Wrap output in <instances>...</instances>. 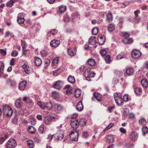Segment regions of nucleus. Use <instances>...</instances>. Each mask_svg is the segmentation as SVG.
I'll return each instance as SVG.
<instances>
[{"instance_id": "1", "label": "nucleus", "mask_w": 148, "mask_h": 148, "mask_svg": "<svg viewBox=\"0 0 148 148\" xmlns=\"http://www.w3.org/2000/svg\"><path fill=\"white\" fill-rule=\"evenodd\" d=\"M3 113L7 116H11L13 113L12 108L8 105H5L3 107Z\"/></svg>"}, {"instance_id": "2", "label": "nucleus", "mask_w": 148, "mask_h": 148, "mask_svg": "<svg viewBox=\"0 0 148 148\" xmlns=\"http://www.w3.org/2000/svg\"><path fill=\"white\" fill-rule=\"evenodd\" d=\"M74 117H71V119L70 121V124L71 127L75 130H77V129L79 126V121L77 119H76L77 116V114L75 115Z\"/></svg>"}, {"instance_id": "3", "label": "nucleus", "mask_w": 148, "mask_h": 148, "mask_svg": "<svg viewBox=\"0 0 148 148\" xmlns=\"http://www.w3.org/2000/svg\"><path fill=\"white\" fill-rule=\"evenodd\" d=\"M79 131L78 130H74L69 135L70 140L77 141L78 140Z\"/></svg>"}, {"instance_id": "4", "label": "nucleus", "mask_w": 148, "mask_h": 148, "mask_svg": "<svg viewBox=\"0 0 148 148\" xmlns=\"http://www.w3.org/2000/svg\"><path fill=\"white\" fill-rule=\"evenodd\" d=\"M114 100L118 106L122 105L123 102L121 95L120 93H115L114 94Z\"/></svg>"}, {"instance_id": "5", "label": "nucleus", "mask_w": 148, "mask_h": 148, "mask_svg": "<svg viewBox=\"0 0 148 148\" xmlns=\"http://www.w3.org/2000/svg\"><path fill=\"white\" fill-rule=\"evenodd\" d=\"M90 69L89 68H87L85 71L84 75L86 80L89 81L90 80V77H93L95 76V73L90 71Z\"/></svg>"}, {"instance_id": "6", "label": "nucleus", "mask_w": 148, "mask_h": 148, "mask_svg": "<svg viewBox=\"0 0 148 148\" xmlns=\"http://www.w3.org/2000/svg\"><path fill=\"white\" fill-rule=\"evenodd\" d=\"M17 145L16 141L13 138L10 139L5 145V147L8 148H14Z\"/></svg>"}, {"instance_id": "7", "label": "nucleus", "mask_w": 148, "mask_h": 148, "mask_svg": "<svg viewBox=\"0 0 148 148\" xmlns=\"http://www.w3.org/2000/svg\"><path fill=\"white\" fill-rule=\"evenodd\" d=\"M132 57L134 59H137L141 56V53L138 50H134L132 51L131 53Z\"/></svg>"}, {"instance_id": "8", "label": "nucleus", "mask_w": 148, "mask_h": 148, "mask_svg": "<svg viewBox=\"0 0 148 148\" xmlns=\"http://www.w3.org/2000/svg\"><path fill=\"white\" fill-rule=\"evenodd\" d=\"M25 20L24 18V16L23 14L20 13L18 14L17 16V21L20 24H23L24 23Z\"/></svg>"}, {"instance_id": "9", "label": "nucleus", "mask_w": 148, "mask_h": 148, "mask_svg": "<svg viewBox=\"0 0 148 148\" xmlns=\"http://www.w3.org/2000/svg\"><path fill=\"white\" fill-rule=\"evenodd\" d=\"M63 85V82L61 81H58L55 83L53 87L56 89L59 90L62 87Z\"/></svg>"}, {"instance_id": "10", "label": "nucleus", "mask_w": 148, "mask_h": 148, "mask_svg": "<svg viewBox=\"0 0 148 148\" xmlns=\"http://www.w3.org/2000/svg\"><path fill=\"white\" fill-rule=\"evenodd\" d=\"M76 52L75 47L74 48H69L67 49V53L68 55L71 56H75L76 55Z\"/></svg>"}, {"instance_id": "11", "label": "nucleus", "mask_w": 148, "mask_h": 148, "mask_svg": "<svg viewBox=\"0 0 148 148\" xmlns=\"http://www.w3.org/2000/svg\"><path fill=\"white\" fill-rule=\"evenodd\" d=\"M98 43L99 45H103L106 41L105 36L103 35H99L98 37Z\"/></svg>"}, {"instance_id": "12", "label": "nucleus", "mask_w": 148, "mask_h": 148, "mask_svg": "<svg viewBox=\"0 0 148 148\" xmlns=\"http://www.w3.org/2000/svg\"><path fill=\"white\" fill-rule=\"evenodd\" d=\"M64 135V132L62 130H59L56 133V138L58 140H61L62 139Z\"/></svg>"}, {"instance_id": "13", "label": "nucleus", "mask_w": 148, "mask_h": 148, "mask_svg": "<svg viewBox=\"0 0 148 148\" xmlns=\"http://www.w3.org/2000/svg\"><path fill=\"white\" fill-rule=\"evenodd\" d=\"M125 72L128 76H130L133 75L134 70L132 67H128L126 69Z\"/></svg>"}, {"instance_id": "14", "label": "nucleus", "mask_w": 148, "mask_h": 148, "mask_svg": "<svg viewBox=\"0 0 148 148\" xmlns=\"http://www.w3.org/2000/svg\"><path fill=\"white\" fill-rule=\"evenodd\" d=\"M60 44V41L59 40H51L50 43V45L52 47H57Z\"/></svg>"}, {"instance_id": "15", "label": "nucleus", "mask_w": 148, "mask_h": 148, "mask_svg": "<svg viewBox=\"0 0 148 148\" xmlns=\"http://www.w3.org/2000/svg\"><path fill=\"white\" fill-rule=\"evenodd\" d=\"M138 137V134L136 132H132L129 136V138L132 140H135L137 139Z\"/></svg>"}, {"instance_id": "16", "label": "nucleus", "mask_w": 148, "mask_h": 148, "mask_svg": "<svg viewBox=\"0 0 148 148\" xmlns=\"http://www.w3.org/2000/svg\"><path fill=\"white\" fill-rule=\"evenodd\" d=\"M140 83L143 87L145 88L148 87V81L146 79H142L140 81Z\"/></svg>"}, {"instance_id": "17", "label": "nucleus", "mask_w": 148, "mask_h": 148, "mask_svg": "<svg viewBox=\"0 0 148 148\" xmlns=\"http://www.w3.org/2000/svg\"><path fill=\"white\" fill-rule=\"evenodd\" d=\"M26 85V82L25 81L21 82L19 84V89L21 90H24Z\"/></svg>"}, {"instance_id": "18", "label": "nucleus", "mask_w": 148, "mask_h": 148, "mask_svg": "<svg viewBox=\"0 0 148 148\" xmlns=\"http://www.w3.org/2000/svg\"><path fill=\"white\" fill-rule=\"evenodd\" d=\"M93 96L98 101H101L102 100L101 95L99 93L94 92Z\"/></svg>"}, {"instance_id": "19", "label": "nucleus", "mask_w": 148, "mask_h": 148, "mask_svg": "<svg viewBox=\"0 0 148 148\" xmlns=\"http://www.w3.org/2000/svg\"><path fill=\"white\" fill-rule=\"evenodd\" d=\"M76 108L79 111H81L83 110V106L82 101H80L77 103L76 106Z\"/></svg>"}, {"instance_id": "20", "label": "nucleus", "mask_w": 148, "mask_h": 148, "mask_svg": "<svg viewBox=\"0 0 148 148\" xmlns=\"http://www.w3.org/2000/svg\"><path fill=\"white\" fill-rule=\"evenodd\" d=\"M106 142L108 143H113L114 141V139L113 136L109 135L106 137Z\"/></svg>"}, {"instance_id": "21", "label": "nucleus", "mask_w": 148, "mask_h": 148, "mask_svg": "<svg viewBox=\"0 0 148 148\" xmlns=\"http://www.w3.org/2000/svg\"><path fill=\"white\" fill-rule=\"evenodd\" d=\"M42 63V60L40 58L38 57H36L34 63L36 66H40L41 65Z\"/></svg>"}, {"instance_id": "22", "label": "nucleus", "mask_w": 148, "mask_h": 148, "mask_svg": "<svg viewBox=\"0 0 148 148\" xmlns=\"http://www.w3.org/2000/svg\"><path fill=\"white\" fill-rule=\"evenodd\" d=\"M96 37L95 36H92L89 38L88 42L89 44L93 45L96 43Z\"/></svg>"}, {"instance_id": "23", "label": "nucleus", "mask_w": 148, "mask_h": 148, "mask_svg": "<svg viewBox=\"0 0 148 148\" xmlns=\"http://www.w3.org/2000/svg\"><path fill=\"white\" fill-rule=\"evenodd\" d=\"M122 42L124 44H128L132 43L133 42V40L132 38H125L122 41Z\"/></svg>"}, {"instance_id": "24", "label": "nucleus", "mask_w": 148, "mask_h": 148, "mask_svg": "<svg viewBox=\"0 0 148 148\" xmlns=\"http://www.w3.org/2000/svg\"><path fill=\"white\" fill-rule=\"evenodd\" d=\"M113 19L112 14L110 13H108L106 16V21L107 22H111Z\"/></svg>"}, {"instance_id": "25", "label": "nucleus", "mask_w": 148, "mask_h": 148, "mask_svg": "<svg viewBox=\"0 0 148 148\" xmlns=\"http://www.w3.org/2000/svg\"><path fill=\"white\" fill-rule=\"evenodd\" d=\"M51 120V117L50 116H47L45 117L44 119V122L46 124L48 125L50 123Z\"/></svg>"}, {"instance_id": "26", "label": "nucleus", "mask_w": 148, "mask_h": 148, "mask_svg": "<svg viewBox=\"0 0 148 148\" xmlns=\"http://www.w3.org/2000/svg\"><path fill=\"white\" fill-rule=\"evenodd\" d=\"M32 22L31 20L29 19H27L24 25V27L25 28H28L30 26Z\"/></svg>"}, {"instance_id": "27", "label": "nucleus", "mask_w": 148, "mask_h": 148, "mask_svg": "<svg viewBox=\"0 0 148 148\" xmlns=\"http://www.w3.org/2000/svg\"><path fill=\"white\" fill-rule=\"evenodd\" d=\"M87 62L88 64L90 66H93L95 64V60L92 58L89 59L88 60Z\"/></svg>"}, {"instance_id": "28", "label": "nucleus", "mask_w": 148, "mask_h": 148, "mask_svg": "<svg viewBox=\"0 0 148 148\" xmlns=\"http://www.w3.org/2000/svg\"><path fill=\"white\" fill-rule=\"evenodd\" d=\"M63 108L62 106L60 104L56 103L55 104L54 109L57 111H60Z\"/></svg>"}, {"instance_id": "29", "label": "nucleus", "mask_w": 148, "mask_h": 148, "mask_svg": "<svg viewBox=\"0 0 148 148\" xmlns=\"http://www.w3.org/2000/svg\"><path fill=\"white\" fill-rule=\"evenodd\" d=\"M140 13V10H137L134 12V14H135V16L136 17V19H137V21H136L135 20L134 21L138 23V22L140 21V18H139L138 19V14H139Z\"/></svg>"}, {"instance_id": "30", "label": "nucleus", "mask_w": 148, "mask_h": 148, "mask_svg": "<svg viewBox=\"0 0 148 148\" xmlns=\"http://www.w3.org/2000/svg\"><path fill=\"white\" fill-rule=\"evenodd\" d=\"M23 100L24 101L26 102L27 103H31L32 102V101L31 99L27 97H24Z\"/></svg>"}, {"instance_id": "31", "label": "nucleus", "mask_w": 148, "mask_h": 148, "mask_svg": "<svg viewBox=\"0 0 148 148\" xmlns=\"http://www.w3.org/2000/svg\"><path fill=\"white\" fill-rule=\"evenodd\" d=\"M17 1V0H10L7 3L6 5L8 7H12L13 4Z\"/></svg>"}, {"instance_id": "32", "label": "nucleus", "mask_w": 148, "mask_h": 148, "mask_svg": "<svg viewBox=\"0 0 148 148\" xmlns=\"http://www.w3.org/2000/svg\"><path fill=\"white\" fill-rule=\"evenodd\" d=\"M66 9V6L61 5L59 7V12L61 13H63L65 12Z\"/></svg>"}, {"instance_id": "33", "label": "nucleus", "mask_w": 148, "mask_h": 148, "mask_svg": "<svg viewBox=\"0 0 148 148\" xmlns=\"http://www.w3.org/2000/svg\"><path fill=\"white\" fill-rule=\"evenodd\" d=\"M37 104L43 110L45 109V104L43 102L40 101H38L37 102Z\"/></svg>"}, {"instance_id": "34", "label": "nucleus", "mask_w": 148, "mask_h": 148, "mask_svg": "<svg viewBox=\"0 0 148 148\" xmlns=\"http://www.w3.org/2000/svg\"><path fill=\"white\" fill-rule=\"evenodd\" d=\"M81 94V91L79 89H77L75 92V95L76 97H79Z\"/></svg>"}, {"instance_id": "35", "label": "nucleus", "mask_w": 148, "mask_h": 148, "mask_svg": "<svg viewBox=\"0 0 148 148\" xmlns=\"http://www.w3.org/2000/svg\"><path fill=\"white\" fill-rule=\"evenodd\" d=\"M68 80L69 82L73 83L75 82V79L74 76L70 75L68 77Z\"/></svg>"}, {"instance_id": "36", "label": "nucleus", "mask_w": 148, "mask_h": 148, "mask_svg": "<svg viewBox=\"0 0 148 148\" xmlns=\"http://www.w3.org/2000/svg\"><path fill=\"white\" fill-rule=\"evenodd\" d=\"M22 67L26 74H28L29 73L30 71L29 70V66L26 64H24L23 65Z\"/></svg>"}, {"instance_id": "37", "label": "nucleus", "mask_w": 148, "mask_h": 148, "mask_svg": "<svg viewBox=\"0 0 148 148\" xmlns=\"http://www.w3.org/2000/svg\"><path fill=\"white\" fill-rule=\"evenodd\" d=\"M23 103L20 100L16 101L15 103V105L17 108H20L22 107Z\"/></svg>"}, {"instance_id": "38", "label": "nucleus", "mask_w": 148, "mask_h": 148, "mask_svg": "<svg viewBox=\"0 0 148 148\" xmlns=\"http://www.w3.org/2000/svg\"><path fill=\"white\" fill-rule=\"evenodd\" d=\"M28 128L29 132L32 134L34 133L36 130L35 128L33 126H29L28 127Z\"/></svg>"}, {"instance_id": "39", "label": "nucleus", "mask_w": 148, "mask_h": 148, "mask_svg": "<svg viewBox=\"0 0 148 148\" xmlns=\"http://www.w3.org/2000/svg\"><path fill=\"white\" fill-rule=\"evenodd\" d=\"M45 109L50 110L52 108L51 103V102L47 103L46 105L45 104Z\"/></svg>"}, {"instance_id": "40", "label": "nucleus", "mask_w": 148, "mask_h": 148, "mask_svg": "<svg viewBox=\"0 0 148 148\" xmlns=\"http://www.w3.org/2000/svg\"><path fill=\"white\" fill-rule=\"evenodd\" d=\"M142 130L143 134L144 135L148 133V128L146 126H143Z\"/></svg>"}, {"instance_id": "41", "label": "nucleus", "mask_w": 148, "mask_h": 148, "mask_svg": "<svg viewBox=\"0 0 148 148\" xmlns=\"http://www.w3.org/2000/svg\"><path fill=\"white\" fill-rule=\"evenodd\" d=\"M27 145L30 148H33L34 147V143L32 140H29L27 142Z\"/></svg>"}, {"instance_id": "42", "label": "nucleus", "mask_w": 148, "mask_h": 148, "mask_svg": "<svg viewBox=\"0 0 148 148\" xmlns=\"http://www.w3.org/2000/svg\"><path fill=\"white\" fill-rule=\"evenodd\" d=\"M134 92L137 95H140L142 92V90L139 87H137L134 89Z\"/></svg>"}, {"instance_id": "43", "label": "nucleus", "mask_w": 148, "mask_h": 148, "mask_svg": "<svg viewBox=\"0 0 148 148\" xmlns=\"http://www.w3.org/2000/svg\"><path fill=\"white\" fill-rule=\"evenodd\" d=\"M115 28V26L112 24H110L109 25L108 30L110 32H111L114 30Z\"/></svg>"}, {"instance_id": "44", "label": "nucleus", "mask_w": 148, "mask_h": 148, "mask_svg": "<svg viewBox=\"0 0 148 148\" xmlns=\"http://www.w3.org/2000/svg\"><path fill=\"white\" fill-rule=\"evenodd\" d=\"M139 123L141 125H144L146 123V121L144 119L142 118L139 120Z\"/></svg>"}, {"instance_id": "45", "label": "nucleus", "mask_w": 148, "mask_h": 148, "mask_svg": "<svg viewBox=\"0 0 148 148\" xmlns=\"http://www.w3.org/2000/svg\"><path fill=\"white\" fill-rule=\"evenodd\" d=\"M44 125L43 124H41L38 130V132L40 134L44 132Z\"/></svg>"}, {"instance_id": "46", "label": "nucleus", "mask_w": 148, "mask_h": 148, "mask_svg": "<svg viewBox=\"0 0 148 148\" xmlns=\"http://www.w3.org/2000/svg\"><path fill=\"white\" fill-rule=\"evenodd\" d=\"M98 28L97 27H95L93 28L92 30V33L93 35H96L98 32Z\"/></svg>"}, {"instance_id": "47", "label": "nucleus", "mask_w": 148, "mask_h": 148, "mask_svg": "<svg viewBox=\"0 0 148 148\" xmlns=\"http://www.w3.org/2000/svg\"><path fill=\"white\" fill-rule=\"evenodd\" d=\"M8 138V136L7 135H5L4 137L0 138V145L2 144L3 143L5 140Z\"/></svg>"}, {"instance_id": "48", "label": "nucleus", "mask_w": 148, "mask_h": 148, "mask_svg": "<svg viewBox=\"0 0 148 148\" xmlns=\"http://www.w3.org/2000/svg\"><path fill=\"white\" fill-rule=\"evenodd\" d=\"M58 62V59L57 58H55L52 63V66H54Z\"/></svg>"}, {"instance_id": "49", "label": "nucleus", "mask_w": 148, "mask_h": 148, "mask_svg": "<svg viewBox=\"0 0 148 148\" xmlns=\"http://www.w3.org/2000/svg\"><path fill=\"white\" fill-rule=\"evenodd\" d=\"M4 63L1 62H0V72L2 73L4 69Z\"/></svg>"}, {"instance_id": "50", "label": "nucleus", "mask_w": 148, "mask_h": 148, "mask_svg": "<svg viewBox=\"0 0 148 148\" xmlns=\"http://www.w3.org/2000/svg\"><path fill=\"white\" fill-rule=\"evenodd\" d=\"M60 68H58L56 70L54 71L53 73V75L55 76H57L61 72V71H60Z\"/></svg>"}, {"instance_id": "51", "label": "nucleus", "mask_w": 148, "mask_h": 148, "mask_svg": "<svg viewBox=\"0 0 148 148\" xmlns=\"http://www.w3.org/2000/svg\"><path fill=\"white\" fill-rule=\"evenodd\" d=\"M89 136L88 132L85 131L82 134V136L84 138H87Z\"/></svg>"}, {"instance_id": "52", "label": "nucleus", "mask_w": 148, "mask_h": 148, "mask_svg": "<svg viewBox=\"0 0 148 148\" xmlns=\"http://www.w3.org/2000/svg\"><path fill=\"white\" fill-rule=\"evenodd\" d=\"M45 66L47 67L48 66L50 63V60L49 59H46L45 60Z\"/></svg>"}, {"instance_id": "53", "label": "nucleus", "mask_w": 148, "mask_h": 148, "mask_svg": "<svg viewBox=\"0 0 148 148\" xmlns=\"http://www.w3.org/2000/svg\"><path fill=\"white\" fill-rule=\"evenodd\" d=\"M100 53L102 56H104L106 55L107 52L106 50L103 49L100 51Z\"/></svg>"}, {"instance_id": "54", "label": "nucleus", "mask_w": 148, "mask_h": 148, "mask_svg": "<svg viewBox=\"0 0 148 148\" xmlns=\"http://www.w3.org/2000/svg\"><path fill=\"white\" fill-rule=\"evenodd\" d=\"M72 90L71 88H69L67 89L66 92V94L68 95H70L72 92Z\"/></svg>"}, {"instance_id": "55", "label": "nucleus", "mask_w": 148, "mask_h": 148, "mask_svg": "<svg viewBox=\"0 0 148 148\" xmlns=\"http://www.w3.org/2000/svg\"><path fill=\"white\" fill-rule=\"evenodd\" d=\"M114 124L112 123H110L108 125L106 128L103 131L105 132L106 130H108L110 128H111L113 126Z\"/></svg>"}, {"instance_id": "56", "label": "nucleus", "mask_w": 148, "mask_h": 148, "mask_svg": "<svg viewBox=\"0 0 148 148\" xmlns=\"http://www.w3.org/2000/svg\"><path fill=\"white\" fill-rule=\"evenodd\" d=\"M110 57L109 55L106 56L105 60L107 63H109L110 61Z\"/></svg>"}, {"instance_id": "57", "label": "nucleus", "mask_w": 148, "mask_h": 148, "mask_svg": "<svg viewBox=\"0 0 148 148\" xmlns=\"http://www.w3.org/2000/svg\"><path fill=\"white\" fill-rule=\"evenodd\" d=\"M57 30L56 29H53L51 30L50 32H49L48 33V34H49L50 33L51 34L54 35H55L57 33Z\"/></svg>"}, {"instance_id": "58", "label": "nucleus", "mask_w": 148, "mask_h": 148, "mask_svg": "<svg viewBox=\"0 0 148 148\" xmlns=\"http://www.w3.org/2000/svg\"><path fill=\"white\" fill-rule=\"evenodd\" d=\"M123 36L125 38H128L130 36V34L129 33L125 32L123 33Z\"/></svg>"}, {"instance_id": "59", "label": "nucleus", "mask_w": 148, "mask_h": 148, "mask_svg": "<svg viewBox=\"0 0 148 148\" xmlns=\"http://www.w3.org/2000/svg\"><path fill=\"white\" fill-rule=\"evenodd\" d=\"M18 54L17 51H13L11 53V56H12L16 57L17 56Z\"/></svg>"}, {"instance_id": "60", "label": "nucleus", "mask_w": 148, "mask_h": 148, "mask_svg": "<svg viewBox=\"0 0 148 148\" xmlns=\"http://www.w3.org/2000/svg\"><path fill=\"white\" fill-rule=\"evenodd\" d=\"M79 124L82 126H84L86 124V121L84 120H81L79 121Z\"/></svg>"}, {"instance_id": "61", "label": "nucleus", "mask_w": 148, "mask_h": 148, "mask_svg": "<svg viewBox=\"0 0 148 148\" xmlns=\"http://www.w3.org/2000/svg\"><path fill=\"white\" fill-rule=\"evenodd\" d=\"M0 53L3 56H5L6 54V51L3 49H0Z\"/></svg>"}, {"instance_id": "62", "label": "nucleus", "mask_w": 148, "mask_h": 148, "mask_svg": "<svg viewBox=\"0 0 148 148\" xmlns=\"http://www.w3.org/2000/svg\"><path fill=\"white\" fill-rule=\"evenodd\" d=\"M53 96L55 98H57L58 97V94L56 92L54 91L52 93Z\"/></svg>"}, {"instance_id": "63", "label": "nucleus", "mask_w": 148, "mask_h": 148, "mask_svg": "<svg viewBox=\"0 0 148 148\" xmlns=\"http://www.w3.org/2000/svg\"><path fill=\"white\" fill-rule=\"evenodd\" d=\"M114 106L109 107L108 108V110L111 113L112 112V111L114 109Z\"/></svg>"}, {"instance_id": "64", "label": "nucleus", "mask_w": 148, "mask_h": 148, "mask_svg": "<svg viewBox=\"0 0 148 148\" xmlns=\"http://www.w3.org/2000/svg\"><path fill=\"white\" fill-rule=\"evenodd\" d=\"M41 54L43 56H46L47 55V52L45 50H43L41 51Z\"/></svg>"}]
</instances>
